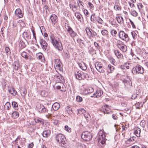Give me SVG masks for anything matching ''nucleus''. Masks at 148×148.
<instances>
[{"label": "nucleus", "mask_w": 148, "mask_h": 148, "mask_svg": "<svg viewBox=\"0 0 148 148\" xmlns=\"http://www.w3.org/2000/svg\"><path fill=\"white\" fill-rule=\"evenodd\" d=\"M125 143L126 144L128 145V146L132 145L134 143V142L132 141V139H131L130 138L129 139L127 140L126 141H125Z\"/></svg>", "instance_id": "nucleus-30"}, {"label": "nucleus", "mask_w": 148, "mask_h": 148, "mask_svg": "<svg viewBox=\"0 0 148 148\" xmlns=\"http://www.w3.org/2000/svg\"><path fill=\"white\" fill-rule=\"evenodd\" d=\"M131 14L134 16L136 17L138 15V13L135 10L131 11Z\"/></svg>", "instance_id": "nucleus-42"}, {"label": "nucleus", "mask_w": 148, "mask_h": 148, "mask_svg": "<svg viewBox=\"0 0 148 148\" xmlns=\"http://www.w3.org/2000/svg\"><path fill=\"white\" fill-rule=\"evenodd\" d=\"M84 14L86 16H88L89 15V13L88 11L87 10H84Z\"/></svg>", "instance_id": "nucleus-62"}, {"label": "nucleus", "mask_w": 148, "mask_h": 148, "mask_svg": "<svg viewBox=\"0 0 148 148\" xmlns=\"http://www.w3.org/2000/svg\"><path fill=\"white\" fill-rule=\"evenodd\" d=\"M83 99L79 95L77 96L76 97V100L77 101L80 102L82 101Z\"/></svg>", "instance_id": "nucleus-43"}, {"label": "nucleus", "mask_w": 148, "mask_h": 148, "mask_svg": "<svg viewBox=\"0 0 148 148\" xmlns=\"http://www.w3.org/2000/svg\"><path fill=\"white\" fill-rule=\"evenodd\" d=\"M23 36L26 40H29L31 38V36L30 34L27 32H24L23 33Z\"/></svg>", "instance_id": "nucleus-20"}, {"label": "nucleus", "mask_w": 148, "mask_h": 148, "mask_svg": "<svg viewBox=\"0 0 148 148\" xmlns=\"http://www.w3.org/2000/svg\"><path fill=\"white\" fill-rule=\"evenodd\" d=\"M65 130L68 132H71V128L69 127L67 125H65Z\"/></svg>", "instance_id": "nucleus-57"}, {"label": "nucleus", "mask_w": 148, "mask_h": 148, "mask_svg": "<svg viewBox=\"0 0 148 148\" xmlns=\"http://www.w3.org/2000/svg\"><path fill=\"white\" fill-rule=\"evenodd\" d=\"M100 135H99V137L98 138V142L99 143H101L102 145V147H103L105 145L106 141V139L105 138V135L103 132L102 133H99Z\"/></svg>", "instance_id": "nucleus-8"}, {"label": "nucleus", "mask_w": 148, "mask_h": 148, "mask_svg": "<svg viewBox=\"0 0 148 148\" xmlns=\"http://www.w3.org/2000/svg\"><path fill=\"white\" fill-rule=\"evenodd\" d=\"M66 22L67 23H65V24H66L67 25H66V27H65V28H66V30L69 33V32H70L73 29L69 25V22L67 20L66 21Z\"/></svg>", "instance_id": "nucleus-28"}, {"label": "nucleus", "mask_w": 148, "mask_h": 148, "mask_svg": "<svg viewBox=\"0 0 148 148\" xmlns=\"http://www.w3.org/2000/svg\"><path fill=\"white\" fill-rule=\"evenodd\" d=\"M94 45L95 47L96 48V49H99V46L98 43L96 42H95L94 43Z\"/></svg>", "instance_id": "nucleus-64"}, {"label": "nucleus", "mask_w": 148, "mask_h": 148, "mask_svg": "<svg viewBox=\"0 0 148 148\" xmlns=\"http://www.w3.org/2000/svg\"><path fill=\"white\" fill-rule=\"evenodd\" d=\"M51 132L50 130H45L43 131L42 135L43 137L45 138H47L50 135Z\"/></svg>", "instance_id": "nucleus-17"}, {"label": "nucleus", "mask_w": 148, "mask_h": 148, "mask_svg": "<svg viewBox=\"0 0 148 148\" xmlns=\"http://www.w3.org/2000/svg\"><path fill=\"white\" fill-rule=\"evenodd\" d=\"M101 33L103 36H106L108 34V32L106 29H104L101 31Z\"/></svg>", "instance_id": "nucleus-40"}, {"label": "nucleus", "mask_w": 148, "mask_h": 148, "mask_svg": "<svg viewBox=\"0 0 148 148\" xmlns=\"http://www.w3.org/2000/svg\"><path fill=\"white\" fill-rule=\"evenodd\" d=\"M35 122L37 123L43 125L44 124V120L43 119L39 118H35L34 119Z\"/></svg>", "instance_id": "nucleus-22"}, {"label": "nucleus", "mask_w": 148, "mask_h": 148, "mask_svg": "<svg viewBox=\"0 0 148 148\" xmlns=\"http://www.w3.org/2000/svg\"><path fill=\"white\" fill-rule=\"evenodd\" d=\"M69 33L70 36L72 38H73L75 37L77 35V33L74 32L73 30L71 31Z\"/></svg>", "instance_id": "nucleus-32"}, {"label": "nucleus", "mask_w": 148, "mask_h": 148, "mask_svg": "<svg viewBox=\"0 0 148 148\" xmlns=\"http://www.w3.org/2000/svg\"><path fill=\"white\" fill-rule=\"evenodd\" d=\"M123 82L125 86L128 85H130V81L129 80L127 81V80L125 79L123 81Z\"/></svg>", "instance_id": "nucleus-52"}, {"label": "nucleus", "mask_w": 148, "mask_h": 148, "mask_svg": "<svg viewBox=\"0 0 148 148\" xmlns=\"http://www.w3.org/2000/svg\"><path fill=\"white\" fill-rule=\"evenodd\" d=\"M77 6L79 7L78 10L80 11L81 10H83L84 9V6H83L84 3L82 1L79 0L77 1Z\"/></svg>", "instance_id": "nucleus-14"}, {"label": "nucleus", "mask_w": 148, "mask_h": 148, "mask_svg": "<svg viewBox=\"0 0 148 148\" xmlns=\"http://www.w3.org/2000/svg\"><path fill=\"white\" fill-rule=\"evenodd\" d=\"M108 68L110 70V71H108V72L110 73H112L115 69L114 67L110 64L108 65Z\"/></svg>", "instance_id": "nucleus-34"}, {"label": "nucleus", "mask_w": 148, "mask_h": 148, "mask_svg": "<svg viewBox=\"0 0 148 148\" xmlns=\"http://www.w3.org/2000/svg\"><path fill=\"white\" fill-rule=\"evenodd\" d=\"M116 43L117 47L123 52H124L127 51V47L122 41L120 40H118L116 42Z\"/></svg>", "instance_id": "nucleus-4"}, {"label": "nucleus", "mask_w": 148, "mask_h": 148, "mask_svg": "<svg viewBox=\"0 0 148 148\" xmlns=\"http://www.w3.org/2000/svg\"><path fill=\"white\" fill-rule=\"evenodd\" d=\"M85 30L86 33L87 35L89 37L92 34V31H93V30L90 27H86L85 29Z\"/></svg>", "instance_id": "nucleus-25"}, {"label": "nucleus", "mask_w": 148, "mask_h": 148, "mask_svg": "<svg viewBox=\"0 0 148 148\" xmlns=\"http://www.w3.org/2000/svg\"><path fill=\"white\" fill-rule=\"evenodd\" d=\"M138 8L139 10H140V9H142L143 8V5H142V4L139 3L138 4Z\"/></svg>", "instance_id": "nucleus-63"}, {"label": "nucleus", "mask_w": 148, "mask_h": 148, "mask_svg": "<svg viewBox=\"0 0 148 148\" xmlns=\"http://www.w3.org/2000/svg\"><path fill=\"white\" fill-rule=\"evenodd\" d=\"M88 5L90 8L92 10H93L94 9V6L90 2H89L88 3Z\"/></svg>", "instance_id": "nucleus-55"}, {"label": "nucleus", "mask_w": 148, "mask_h": 148, "mask_svg": "<svg viewBox=\"0 0 148 148\" xmlns=\"http://www.w3.org/2000/svg\"><path fill=\"white\" fill-rule=\"evenodd\" d=\"M57 141L59 144L62 147H64L65 144V136L64 135L59 134L56 137Z\"/></svg>", "instance_id": "nucleus-3"}, {"label": "nucleus", "mask_w": 148, "mask_h": 148, "mask_svg": "<svg viewBox=\"0 0 148 148\" xmlns=\"http://www.w3.org/2000/svg\"><path fill=\"white\" fill-rule=\"evenodd\" d=\"M140 124L143 127H144L145 126V122L144 121H142L140 122Z\"/></svg>", "instance_id": "nucleus-58"}, {"label": "nucleus", "mask_w": 148, "mask_h": 148, "mask_svg": "<svg viewBox=\"0 0 148 148\" xmlns=\"http://www.w3.org/2000/svg\"><path fill=\"white\" fill-rule=\"evenodd\" d=\"M19 115L18 112L17 111H14L12 113V116L14 119L17 118Z\"/></svg>", "instance_id": "nucleus-27"}, {"label": "nucleus", "mask_w": 148, "mask_h": 148, "mask_svg": "<svg viewBox=\"0 0 148 148\" xmlns=\"http://www.w3.org/2000/svg\"><path fill=\"white\" fill-rule=\"evenodd\" d=\"M75 16L77 18L78 20L81 21V16H82L81 14L78 13L77 12L75 13Z\"/></svg>", "instance_id": "nucleus-46"}, {"label": "nucleus", "mask_w": 148, "mask_h": 148, "mask_svg": "<svg viewBox=\"0 0 148 148\" xmlns=\"http://www.w3.org/2000/svg\"><path fill=\"white\" fill-rule=\"evenodd\" d=\"M8 90L9 92L13 96H15L16 94V91L13 88L8 87Z\"/></svg>", "instance_id": "nucleus-16"}, {"label": "nucleus", "mask_w": 148, "mask_h": 148, "mask_svg": "<svg viewBox=\"0 0 148 148\" xmlns=\"http://www.w3.org/2000/svg\"><path fill=\"white\" fill-rule=\"evenodd\" d=\"M83 72L81 71H78L75 73V76L76 78L79 80H81L82 77Z\"/></svg>", "instance_id": "nucleus-13"}, {"label": "nucleus", "mask_w": 148, "mask_h": 148, "mask_svg": "<svg viewBox=\"0 0 148 148\" xmlns=\"http://www.w3.org/2000/svg\"><path fill=\"white\" fill-rule=\"evenodd\" d=\"M111 34L113 36H115V35L117 34V32L116 30L113 29L112 30Z\"/></svg>", "instance_id": "nucleus-56"}, {"label": "nucleus", "mask_w": 148, "mask_h": 148, "mask_svg": "<svg viewBox=\"0 0 148 148\" xmlns=\"http://www.w3.org/2000/svg\"><path fill=\"white\" fill-rule=\"evenodd\" d=\"M22 94H21V95L23 97H25L27 91L26 89L23 88V90H22Z\"/></svg>", "instance_id": "nucleus-50"}, {"label": "nucleus", "mask_w": 148, "mask_h": 148, "mask_svg": "<svg viewBox=\"0 0 148 148\" xmlns=\"http://www.w3.org/2000/svg\"><path fill=\"white\" fill-rule=\"evenodd\" d=\"M15 13L16 15H17L18 16L19 18H21L23 17V14L20 9H17L15 11Z\"/></svg>", "instance_id": "nucleus-18"}, {"label": "nucleus", "mask_w": 148, "mask_h": 148, "mask_svg": "<svg viewBox=\"0 0 148 148\" xmlns=\"http://www.w3.org/2000/svg\"><path fill=\"white\" fill-rule=\"evenodd\" d=\"M47 111L48 110H47L45 106L42 105L41 108L40 109L39 112L42 113H44L46 112H47Z\"/></svg>", "instance_id": "nucleus-33"}, {"label": "nucleus", "mask_w": 148, "mask_h": 148, "mask_svg": "<svg viewBox=\"0 0 148 148\" xmlns=\"http://www.w3.org/2000/svg\"><path fill=\"white\" fill-rule=\"evenodd\" d=\"M60 106L58 103H55L52 105V108L54 110H57L59 109Z\"/></svg>", "instance_id": "nucleus-23"}, {"label": "nucleus", "mask_w": 148, "mask_h": 148, "mask_svg": "<svg viewBox=\"0 0 148 148\" xmlns=\"http://www.w3.org/2000/svg\"><path fill=\"white\" fill-rule=\"evenodd\" d=\"M5 50L7 55H10L11 53L10 50L8 47H7L5 48Z\"/></svg>", "instance_id": "nucleus-39"}, {"label": "nucleus", "mask_w": 148, "mask_h": 148, "mask_svg": "<svg viewBox=\"0 0 148 148\" xmlns=\"http://www.w3.org/2000/svg\"><path fill=\"white\" fill-rule=\"evenodd\" d=\"M50 19L52 23L55 25L58 21L57 17L55 14H52L50 16Z\"/></svg>", "instance_id": "nucleus-15"}, {"label": "nucleus", "mask_w": 148, "mask_h": 148, "mask_svg": "<svg viewBox=\"0 0 148 148\" xmlns=\"http://www.w3.org/2000/svg\"><path fill=\"white\" fill-rule=\"evenodd\" d=\"M77 41L80 45L82 46L84 45V41L80 39H78L77 40Z\"/></svg>", "instance_id": "nucleus-45"}, {"label": "nucleus", "mask_w": 148, "mask_h": 148, "mask_svg": "<svg viewBox=\"0 0 148 148\" xmlns=\"http://www.w3.org/2000/svg\"><path fill=\"white\" fill-rule=\"evenodd\" d=\"M81 137L84 140L89 141L91 139L92 136L90 132L88 131H85L82 132Z\"/></svg>", "instance_id": "nucleus-6"}, {"label": "nucleus", "mask_w": 148, "mask_h": 148, "mask_svg": "<svg viewBox=\"0 0 148 148\" xmlns=\"http://www.w3.org/2000/svg\"><path fill=\"white\" fill-rule=\"evenodd\" d=\"M114 52L118 59L121 60L123 58V56L120 52L117 50H114Z\"/></svg>", "instance_id": "nucleus-12"}, {"label": "nucleus", "mask_w": 148, "mask_h": 148, "mask_svg": "<svg viewBox=\"0 0 148 148\" xmlns=\"http://www.w3.org/2000/svg\"><path fill=\"white\" fill-rule=\"evenodd\" d=\"M103 92L102 90L100 89H98L96 90V92L93 94V97H99L103 94Z\"/></svg>", "instance_id": "nucleus-11"}, {"label": "nucleus", "mask_w": 148, "mask_h": 148, "mask_svg": "<svg viewBox=\"0 0 148 148\" xmlns=\"http://www.w3.org/2000/svg\"><path fill=\"white\" fill-rule=\"evenodd\" d=\"M43 5V8L44 10H46V12L47 11V10L48 8V7L47 5V3H45V4H42Z\"/></svg>", "instance_id": "nucleus-60"}, {"label": "nucleus", "mask_w": 148, "mask_h": 148, "mask_svg": "<svg viewBox=\"0 0 148 148\" xmlns=\"http://www.w3.org/2000/svg\"><path fill=\"white\" fill-rule=\"evenodd\" d=\"M114 9L116 10L120 11L121 10V8L118 5H115L114 6Z\"/></svg>", "instance_id": "nucleus-51"}, {"label": "nucleus", "mask_w": 148, "mask_h": 148, "mask_svg": "<svg viewBox=\"0 0 148 148\" xmlns=\"http://www.w3.org/2000/svg\"><path fill=\"white\" fill-rule=\"evenodd\" d=\"M82 76H83L84 78H86L88 79L89 77V75L86 73H82Z\"/></svg>", "instance_id": "nucleus-59"}, {"label": "nucleus", "mask_w": 148, "mask_h": 148, "mask_svg": "<svg viewBox=\"0 0 148 148\" xmlns=\"http://www.w3.org/2000/svg\"><path fill=\"white\" fill-rule=\"evenodd\" d=\"M36 56L37 58L41 61H42L44 60V56L42 53H38L36 54Z\"/></svg>", "instance_id": "nucleus-24"}, {"label": "nucleus", "mask_w": 148, "mask_h": 148, "mask_svg": "<svg viewBox=\"0 0 148 148\" xmlns=\"http://www.w3.org/2000/svg\"><path fill=\"white\" fill-rule=\"evenodd\" d=\"M70 7L74 12H75L78 10L77 6L74 4H70Z\"/></svg>", "instance_id": "nucleus-26"}, {"label": "nucleus", "mask_w": 148, "mask_h": 148, "mask_svg": "<svg viewBox=\"0 0 148 148\" xmlns=\"http://www.w3.org/2000/svg\"><path fill=\"white\" fill-rule=\"evenodd\" d=\"M84 116L86 119H89L90 117V115L88 113H86L84 114Z\"/></svg>", "instance_id": "nucleus-61"}, {"label": "nucleus", "mask_w": 148, "mask_h": 148, "mask_svg": "<svg viewBox=\"0 0 148 148\" xmlns=\"http://www.w3.org/2000/svg\"><path fill=\"white\" fill-rule=\"evenodd\" d=\"M80 68L83 70H85L87 69V66L85 63L83 62H81L78 64Z\"/></svg>", "instance_id": "nucleus-19"}, {"label": "nucleus", "mask_w": 148, "mask_h": 148, "mask_svg": "<svg viewBox=\"0 0 148 148\" xmlns=\"http://www.w3.org/2000/svg\"><path fill=\"white\" fill-rule=\"evenodd\" d=\"M12 66L16 70H18L19 67V65L18 64H16L15 62L12 64Z\"/></svg>", "instance_id": "nucleus-41"}, {"label": "nucleus", "mask_w": 148, "mask_h": 148, "mask_svg": "<svg viewBox=\"0 0 148 148\" xmlns=\"http://www.w3.org/2000/svg\"><path fill=\"white\" fill-rule=\"evenodd\" d=\"M119 36L122 40L126 42L128 41L129 38L128 34L125 33L123 31H120L119 33Z\"/></svg>", "instance_id": "nucleus-7"}, {"label": "nucleus", "mask_w": 148, "mask_h": 148, "mask_svg": "<svg viewBox=\"0 0 148 148\" xmlns=\"http://www.w3.org/2000/svg\"><path fill=\"white\" fill-rule=\"evenodd\" d=\"M94 89L93 88L91 87H90L89 88L87 89L88 93H90L92 92H93L94 91Z\"/></svg>", "instance_id": "nucleus-53"}, {"label": "nucleus", "mask_w": 148, "mask_h": 148, "mask_svg": "<svg viewBox=\"0 0 148 148\" xmlns=\"http://www.w3.org/2000/svg\"><path fill=\"white\" fill-rule=\"evenodd\" d=\"M51 42L55 48L58 50L61 51L62 49V43L59 41L58 38H56L53 34H51L50 36Z\"/></svg>", "instance_id": "nucleus-1"}, {"label": "nucleus", "mask_w": 148, "mask_h": 148, "mask_svg": "<svg viewBox=\"0 0 148 148\" xmlns=\"http://www.w3.org/2000/svg\"><path fill=\"white\" fill-rule=\"evenodd\" d=\"M97 35V33L94 31H92V34H91V35L89 36V38H90L91 37H92L93 38H95V36Z\"/></svg>", "instance_id": "nucleus-48"}, {"label": "nucleus", "mask_w": 148, "mask_h": 148, "mask_svg": "<svg viewBox=\"0 0 148 148\" xmlns=\"http://www.w3.org/2000/svg\"><path fill=\"white\" fill-rule=\"evenodd\" d=\"M132 37L134 39H136L137 35L135 31L132 32L131 33Z\"/></svg>", "instance_id": "nucleus-44"}, {"label": "nucleus", "mask_w": 148, "mask_h": 148, "mask_svg": "<svg viewBox=\"0 0 148 148\" xmlns=\"http://www.w3.org/2000/svg\"><path fill=\"white\" fill-rule=\"evenodd\" d=\"M66 111L69 114H71L72 113L71 108L68 106L67 108Z\"/></svg>", "instance_id": "nucleus-49"}, {"label": "nucleus", "mask_w": 148, "mask_h": 148, "mask_svg": "<svg viewBox=\"0 0 148 148\" xmlns=\"http://www.w3.org/2000/svg\"><path fill=\"white\" fill-rule=\"evenodd\" d=\"M95 19L96 20L97 22L101 24H103V21L101 18L98 17L96 19L95 18Z\"/></svg>", "instance_id": "nucleus-38"}, {"label": "nucleus", "mask_w": 148, "mask_h": 148, "mask_svg": "<svg viewBox=\"0 0 148 148\" xmlns=\"http://www.w3.org/2000/svg\"><path fill=\"white\" fill-rule=\"evenodd\" d=\"M21 56L26 60H27L29 58V54L25 51H23L22 53Z\"/></svg>", "instance_id": "nucleus-29"}, {"label": "nucleus", "mask_w": 148, "mask_h": 148, "mask_svg": "<svg viewBox=\"0 0 148 148\" xmlns=\"http://www.w3.org/2000/svg\"><path fill=\"white\" fill-rule=\"evenodd\" d=\"M95 67L97 70L101 73H104L106 69L103 64L98 62H96Z\"/></svg>", "instance_id": "nucleus-5"}, {"label": "nucleus", "mask_w": 148, "mask_h": 148, "mask_svg": "<svg viewBox=\"0 0 148 148\" xmlns=\"http://www.w3.org/2000/svg\"><path fill=\"white\" fill-rule=\"evenodd\" d=\"M116 19L119 23H121L123 21V19L122 17L118 16L116 17Z\"/></svg>", "instance_id": "nucleus-37"}, {"label": "nucleus", "mask_w": 148, "mask_h": 148, "mask_svg": "<svg viewBox=\"0 0 148 148\" xmlns=\"http://www.w3.org/2000/svg\"><path fill=\"white\" fill-rule=\"evenodd\" d=\"M109 108L108 105H105L103 106L100 109V111L104 112L105 114H109Z\"/></svg>", "instance_id": "nucleus-10"}, {"label": "nucleus", "mask_w": 148, "mask_h": 148, "mask_svg": "<svg viewBox=\"0 0 148 148\" xmlns=\"http://www.w3.org/2000/svg\"><path fill=\"white\" fill-rule=\"evenodd\" d=\"M32 31L33 34V38H34L36 40V34L35 31L33 29H32Z\"/></svg>", "instance_id": "nucleus-54"}, {"label": "nucleus", "mask_w": 148, "mask_h": 148, "mask_svg": "<svg viewBox=\"0 0 148 148\" xmlns=\"http://www.w3.org/2000/svg\"><path fill=\"white\" fill-rule=\"evenodd\" d=\"M10 107V103L8 102H7L4 105V108L5 110H9Z\"/></svg>", "instance_id": "nucleus-35"}, {"label": "nucleus", "mask_w": 148, "mask_h": 148, "mask_svg": "<svg viewBox=\"0 0 148 148\" xmlns=\"http://www.w3.org/2000/svg\"><path fill=\"white\" fill-rule=\"evenodd\" d=\"M144 72V69L141 65L137 64L134 67L132 70V73L134 75L143 74Z\"/></svg>", "instance_id": "nucleus-2"}, {"label": "nucleus", "mask_w": 148, "mask_h": 148, "mask_svg": "<svg viewBox=\"0 0 148 148\" xmlns=\"http://www.w3.org/2000/svg\"><path fill=\"white\" fill-rule=\"evenodd\" d=\"M12 105L13 107L15 110H18V104L15 101L12 102Z\"/></svg>", "instance_id": "nucleus-31"}, {"label": "nucleus", "mask_w": 148, "mask_h": 148, "mask_svg": "<svg viewBox=\"0 0 148 148\" xmlns=\"http://www.w3.org/2000/svg\"><path fill=\"white\" fill-rule=\"evenodd\" d=\"M42 105H43L39 103H38L36 105V108L39 112V111L40 109L41 108Z\"/></svg>", "instance_id": "nucleus-47"}, {"label": "nucleus", "mask_w": 148, "mask_h": 148, "mask_svg": "<svg viewBox=\"0 0 148 148\" xmlns=\"http://www.w3.org/2000/svg\"><path fill=\"white\" fill-rule=\"evenodd\" d=\"M141 130L140 128H137L135 129L134 130V133L137 137H139L140 136Z\"/></svg>", "instance_id": "nucleus-21"}, {"label": "nucleus", "mask_w": 148, "mask_h": 148, "mask_svg": "<svg viewBox=\"0 0 148 148\" xmlns=\"http://www.w3.org/2000/svg\"><path fill=\"white\" fill-rule=\"evenodd\" d=\"M78 112L77 114L79 115L85 113L86 112V111L84 109L81 108L78 110Z\"/></svg>", "instance_id": "nucleus-36"}, {"label": "nucleus", "mask_w": 148, "mask_h": 148, "mask_svg": "<svg viewBox=\"0 0 148 148\" xmlns=\"http://www.w3.org/2000/svg\"><path fill=\"white\" fill-rule=\"evenodd\" d=\"M39 42L41 46V48L44 51L48 50V44L46 42L44 39L40 38Z\"/></svg>", "instance_id": "nucleus-9"}]
</instances>
